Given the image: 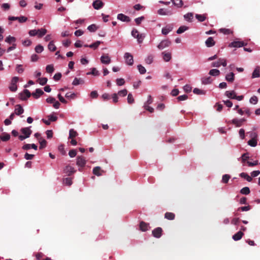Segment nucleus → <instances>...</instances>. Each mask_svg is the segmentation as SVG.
Returning a JSON list of instances; mask_svg holds the SVG:
<instances>
[{"instance_id":"ddd939ff","label":"nucleus","mask_w":260,"mask_h":260,"mask_svg":"<svg viewBox=\"0 0 260 260\" xmlns=\"http://www.w3.org/2000/svg\"><path fill=\"white\" fill-rule=\"evenodd\" d=\"M44 93V91L40 88L36 90L35 92H32L31 95L36 99H38L41 95Z\"/></svg>"},{"instance_id":"338daca9","label":"nucleus","mask_w":260,"mask_h":260,"mask_svg":"<svg viewBox=\"0 0 260 260\" xmlns=\"http://www.w3.org/2000/svg\"><path fill=\"white\" fill-rule=\"evenodd\" d=\"M69 155L71 157H74L77 155V152L76 150L72 149L70 150L69 152Z\"/></svg>"},{"instance_id":"412c9836","label":"nucleus","mask_w":260,"mask_h":260,"mask_svg":"<svg viewBox=\"0 0 260 260\" xmlns=\"http://www.w3.org/2000/svg\"><path fill=\"white\" fill-rule=\"evenodd\" d=\"M225 80L229 82L232 83L235 80V74L233 72L228 74L225 76Z\"/></svg>"},{"instance_id":"7ed1b4c3","label":"nucleus","mask_w":260,"mask_h":260,"mask_svg":"<svg viewBox=\"0 0 260 260\" xmlns=\"http://www.w3.org/2000/svg\"><path fill=\"white\" fill-rule=\"evenodd\" d=\"M31 95V94L28 90L24 89L22 92L19 93V98L22 101H25L29 98Z\"/></svg>"},{"instance_id":"72a5a7b5","label":"nucleus","mask_w":260,"mask_h":260,"mask_svg":"<svg viewBox=\"0 0 260 260\" xmlns=\"http://www.w3.org/2000/svg\"><path fill=\"white\" fill-rule=\"evenodd\" d=\"M196 18L199 20V21L203 22L206 19V15L196 14Z\"/></svg>"},{"instance_id":"0e129e2a","label":"nucleus","mask_w":260,"mask_h":260,"mask_svg":"<svg viewBox=\"0 0 260 260\" xmlns=\"http://www.w3.org/2000/svg\"><path fill=\"white\" fill-rule=\"evenodd\" d=\"M48 118L49 120L50 121H55L57 119V117L53 115V114H50L48 115Z\"/></svg>"},{"instance_id":"c9c22d12","label":"nucleus","mask_w":260,"mask_h":260,"mask_svg":"<svg viewBox=\"0 0 260 260\" xmlns=\"http://www.w3.org/2000/svg\"><path fill=\"white\" fill-rule=\"evenodd\" d=\"M220 72L219 70L212 69L209 71V75L213 76H217L219 75Z\"/></svg>"},{"instance_id":"e433bc0d","label":"nucleus","mask_w":260,"mask_h":260,"mask_svg":"<svg viewBox=\"0 0 260 260\" xmlns=\"http://www.w3.org/2000/svg\"><path fill=\"white\" fill-rule=\"evenodd\" d=\"M47 32V30L45 28H41L38 29V34L39 38H41L44 36Z\"/></svg>"},{"instance_id":"c85d7f7f","label":"nucleus","mask_w":260,"mask_h":260,"mask_svg":"<svg viewBox=\"0 0 260 260\" xmlns=\"http://www.w3.org/2000/svg\"><path fill=\"white\" fill-rule=\"evenodd\" d=\"M175 217V214L172 212H166L165 214V218L168 219V220H173L174 219Z\"/></svg>"},{"instance_id":"a878e982","label":"nucleus","mask_w":260,"mask_h":260,"mask_svg":"<svg viewBox=\"0 0 260 260\" xmlns=\"http://www.w3.org/2000/svg\"><path fill=\"white\" fill-rule=\"evenodd\" d=\"M16 41V39L14 37H12L11 36H9L5 39V42L10 44L15 43Z\"/></svg>"},{"instance_id":"aec40b11","label":"nucleus","mask_w":260,"mask_h":260,"mask_svg":"<svg viewBox=\"0 0 260 260\" xmlns=\"http://www.w3.org/2000/svg\"><path fill=\"white\" fill-rule=\"evenodd\" d=\"M101 60L104 64H109L111 62L110 58L108 55H102L101 57Z\"/></svg>"},{"instance_id":"9d476101","label":"nucleus","mask_w":260,"mask_h":260,"mask_svg":"<svg viewBox=\"0 0 260 260\" xmlns=\"http://www.w3.org/2000/svg\"><path fill=\"white\" fill-rule=\"evenodd\" d=\"M63 172L64 173L67 174L68 176H70L76 172V170L71 166L68 165L64 169Z\"/></svg>"},{"instance_id":"c756f323","label":"nucleus","mask_w":260,"mask_h":260,"mask_svg":"<svg viewBox=\"0 0 260 260\" xmlns=\"http://www.w3.org/2000/svg\"><path fill=\"white\" fill-rule=\"evenodd\" d=\"M212 79L210 77H206L202 79V82L204 84H210L212 82Z\"/></svg>"},{"instance_id":"4c0bfd02","label":"nucleus","mask_w":260,"mask_h":260,"mask_svg":"<svg viewBox=\"0 0 260 260\" xmlns=\"http://www.w3.org/2000/svg\"><path fill=\"white\" fill-rule=\"evenodd\" d=\"M48 49L52 51H55L56 49V47L55 46L53 41H50L48 45Z\"/></svg>"},{"instance_id":"2f4dec72","label":"nucleus","mask_w":260,"mask_h":260,"mask_svg":"<svg viewBox=\"0 0 260 260\" xmlns=\"http://www.w3.org/2000/svg\"><path fill=\"white\" fill-rule=\"evenodd\" d=\"M39 143L40 144V149H43L46 147L47 141L43 138H40L39 140Z\"/></svg>"},{"instance_id":"b1692460","label":"nucleus","mask_w":260,"mask_h":260,"mask_svg":"<svg viewBox=\"0 0 260 260\" xmlns=\"http://www.w3.org/2000/svg\"><path fill=\"white\" fill-rule=\"evenodd\" d=\"M101 43L102 42L101 41H97L95 42H94V43H93L92 44H90L89 45H85L84 47H89V48L95 49H96L99 47V46L101 44Z\"/></svg>"},{"instance_id":"49530a36","label":"nucleus","mask_w":260,"mask_h":260,"mask_svg":"<svg viewBox=\"0 0 260 260\" xmlns=\"http://www.w3.org/2000/svg\"><path fill=\"white\" fill-rule=\"evenodd\" d=\"M46 70L47 73H52L54 71L53 66L52 64L47 65L46 68Z\"/></svg>"},{"instance_id":"de8ad7c7","label":"nucleus","mask_w":260,"mask_h":260,"mask_svg":"<svg viewBox=\"0 0 260 260\" xmlns=\"http://www.w3.org/2000/svg\"><path fill=\"white\" fill-rule=\"evenodd\" d=\"M230 178L231 176L228 174L223 175L222 178V182L224 183H227Z\"/></svg>"},{"instance_id":"c03bdc74","label":"nucleus","mask_w":260,"mask_h":260,"mask_svg":"<svg viewBox=\"0 0 260 260\" xmlns=\"http://www.w3.org/2000/svg\"><path fill=\"white\" fill-rule=\"evenodd\" d=\"M83 83V81L81 80L80 78L78 79L77 78H75L73 81L72 84L73 85H78L80 84H82Z\"/></svg>"},{"instance_id":"dca6fc26","label":"nucleus","mask_w":260,"mask_h":260,"mask_svg":"<svg viewBox=\"0 0 260 260\" xmlns=\"http://www.w3.org/2000/svg\"><path fill=\"white\" fill-rule=\"evenodd\" d=\"M24 112V109L20 105H16L15 109V114L20 115Z\"/></svg>"},{"instance_id":"423d86ee","label":"nucleus","mask_w":260,"mask_h":260,"mask_svg":"<svg viewBox=\"0 0 260 260\" xmlns=\"http://www.w3.org/2000/svg\"><path fill=\"white\" fill-rule=\"evenodd\" d=\"M162 230L160 227L154 229L152 232L153 236L156 238H159L162 235Z\"/></svg>"},{"instance_id":"ea45409f","label":"nucleus","mask_w":260,"mask_h":260,"mask_svg":"<svg viewBox=\"0 0 260 260\" xmlns=\"http://www.w3.org/2000/svg\"><path fill=\"white\" fill-rule=\"evenodd\" d=\"M193 92L196 94H205L206 92L204 90H201L198 88H195L193 90Z\"/></svg>"},{"instance_id":"a18cd8bd","label":"nucleus","mask_w":260,"mask_h":260,"mask_svg":"<svg viewBox=\"0 0 260 260\" xmlns=\"http://www.w3.org/2000/svg\"><path fill=\"white\" fill-rule=\"evenodd\" d=\"M38 81L39 84H40L42 85H44L47 83L48 79L46 77L39 78L38 79Z\"/></svg>"},{"instance_id":"58836bf2","label":"nucleus","mask_w":260,"mask_h":260,"mask_svg":"<svg viewBox=\"0 0 260 260\" xmlns=\"http://www.w3.org/2000/svg\"><path fill=\"white\" fill-rule=\"evenodd\" d=\"M232 123L236 125L237 127H240L242 126V123L239 119L234 118L232 120Z\"/></svg>"},{"instance_id":"bf43d9fd","label":"nucleus","mask_w":260,"mask_h":260,"mask_svg":"<svg viewBox=\"0 0 260 260\" xmlns=\"http://www.w3.org/2000/svg\"><path fill=\"white\" fill-rule=\"evenodd\" d=\"M116 83L118 86H121L125 83V81L123 78H118L116 80Z\"/></svg>"},{"instance_id":"9b49d317","label":"nucleus","mask_w":260,"mask_h":260,"mask_svg":"<svg viewBox=\"0 0 260 260\" xmlns=\"http://www.w3.org/2000/svg\"><path fill=\"white\" fill-rule=\"evenodd\" d=\"M20 131L24 135V136L26 137L27 138H29L32 133V131L30 129V127L22 128Z\"/></svg>"},{"instance_id":"8fccbe9b","label":"nucleus","mask_w":260,"mask_h":260,"mask_svg":"<svg viewBox=\"0 0 260 260\" xmlns=\"http://www.w3.org/2000/svg\"><path fill=\"white\" fill-rule=\"evenodd\" d=\"M44 50V47L41 45H37L35 48V51L38 53H41Z\"/></svg>"},{"instance_id":"5701e85b","label":"nucleus","mask_w":260,"mask_h":260,"mask_svg":"<svg viewBox=\"0 0 260 260\" xmlns=\"http://www.w3.org/2000/svg\"><path fill=\"white\" fill-rule=\"evenodd\" d=\"M173 30V26L171 25L167 26L165 27L162 28L161 32L163 35H166L169 32Z\"/></svg>"},{"instance_id":"052dcab7","label":"nucleus","mask_w":260,"mask_h":260,"mask_svg":"<svg viewBox=\"0 0 260 260\" xmlns=\"http://www.w3.org/2000/svg\"><path fill=\"white\" fill-rule=\"evenodd\" d=\"M220 31L224 34L229 35L230 34L232 31L230 29L227 28H221L220 29Z\"/></svg>"},{"instance_id":"603ef678","label":"nucleus","mask_w":260,"mask_h":260,"mask_svg":"<svg viewBox=\"0 0 260 260\" xmlns=\"http://www.w3.org/2000/svg\"><path fill=\"white\" fill-rule=\"evenodd\" d=\"M249 102L251 104L255 105L257 104L258 102V98L257 96L253 95L250 99Z\"/></svg>"},{"instance_id":"39448f33","label":"nucleus","mask_w":260,"mask_h":260,"mask_svg":"<svg viewBox=\"0 0 260 260\" xmlns=\"http://www.w3.org/2000/svg\"><path fill=\"white\" fill-rule=\"evenodd\" d=\"M171 44V42L169 40H165L162 41L157 46V48L162 50L166 47H169Z\"/></svg>"},{"instance_id":"6ab92c4d","label":"nucleus","mask_w":260,"mask_h":260,"mask_svg":"<svg viewBox=\"0 0 260 260\" xmlns=\"http://www.w3.org/2000/svg\"><path fill=\"white\" fill-rule=\"evenodd\" d=\"M205 44L208 47H211L215 44V42L214 41L212 37H209L206 41Z\"/></svg>"},{"instance_id":"864d4df0","label":"nucleus","mask_w":260,"mask_h":260,"mask_svg":"<svg viewBox=\"0 0 260 260\" xmlns=\"http://www.w3.org/2000/svg\"><path fill=\"white\" fill-rule=\"evenodd\" d=\"M63 183L67 185L70 186L72 184V179L70 178H66L63 179Z\"/></svg>"},{"instance_id":"f704fd0d","label":"nucleus","mask_w":260,"mask_h":260,"mask_svg":"<svg viewBox=\"0 0 260 260\" xmlns=\"http://www.w3.org/2000/svg\"><path fill=\"white\" fill-rule=\"evenodd\" d=\"M158 13L161 15H171L172 13L171 11H166L164 9H160L158 10Z\"/></svg>"},{"instance_id":"6e6d98bb","label":"nucleus","mask_w":260,"mask_h":260,"mask_svg":"<svg viewBox=\"0 0 260 260\" xmlns=\"http://www.w3.org/2000/svg\"><path fill=\"white\" fill-rule=\"evenodd\" d=\"M184 17L187 20H191L193 18V14L191 13H188L184 15Z\"/></svg>"},{"instance_id":"7c9ffc66","label":"nucleus","mask_w":260,"mask_h":260,"mask_svg":"<svg viewBox=\"0 0 260 260\" xmlns=\"http://www.w3.org/2000/svg\"><path fill=\"white\" fill-rule=\"evenodd\" d=\"M78 133L74 129H71L69 131V139H74L77 136Z\"/></svg>"},{"instance_id":"09e8293b","label":"nucleus","mask_w":260,"mask_h":260,"mask_svg":"<svg viewBox=\"0 0 260 260\" xmlns=\"http://www.w3.org/2000/svg\"><path fill=\"white\" fill-rule=\"evenodd\" d=\"M248 144L252 147H255L257 145V139H251L248 141Z\"/></svg>"},{"instance_id":"f3484780","label":"nucleus","mask_w":260,"mask_h":260,"mask_svg":"<svg viewBox=\"0 0 260 260\" xmlns=\"http://www.w3.org/2000/svg\"><path fill=\"white\" fill-rule=\"evenodd\" d=\"M162 57H163V59L166 61V62H168V61H169L171 58H172V56H171V53H170V52H162Z\"/></svg>"},{"instance_id":"393cba45","label":"nucleus","mask_w":260,"mask_h":260,"mask_svg":"<svg viewBox=\"0 0 260 260\" xmlns=\"http://www.w3.org/2000/svg\"><path fill=\"white\" fill-rule=\"evenodd\" d=\"M260 68L259 67H257L253 71L252 74V78H258L260 76Z\"/></svg>"},{"instance_id":"20e7f679","label":"nucleus","mask_w":260,"mask_h":260,"mask_svg":"<svg viewBox=\"0 0 260 260\" xmlns=\"http://www.w3.org/2000/svg\"><path fill=\"white\" fill-rule=\"evenodd\" d=\"M126 63L132 66L134 63L133 56L129 53H125L124 56Z\"/></svg>"},{"instance_id":"1a4fd4ad","label":"nucleus","mask_w":260,"mask_h":260,"mask_svg":"<svg viewBox=\"0 0 260 260\" xmlns=\"http://www.w3.org/2000/svg\"><path fill=\"white\" fill-rule=\"evenodd\" d=\"M8 19L10 21H15L18 20L20 23H23L25 22L27 18L25 16H21V17H14V16H9Z\"/></svg>"},{"instance_id":"4be33fe9","label":"nucleus","mask_w":260,"mask_h":260,"mask_svg":"<svg viewBox=\"0 0 260 260\" xmlns=\"http://www.w3.org/2000/svg\"><path fill=\"white\" fill-rule=\"evenodd\" d=\"M244 234L241 231H239L238 232H237L236 234H235V235H234L233 236V239L235 240V241H238V240H240L242 237H243Z\"/></svg>"},{"instance_id":"cd10ccee","label":"nucleus","mask_w":260,"mask_h":260,"mask_svg":"<svg viewBox=\"0 0 260 260\" xmlns=\"http://www.w3.org/2000/svg\"><path fill=\"white\" fill-rule=\"evenodd\" d=\"M225 95L231 99H235V95H236V93L234 90L232 91H226L225 93Z\"/></svg>"},{"instance_id":"79ce46f5","label":"nucleus","mask_w":260,"mask_h":260,"mask_svg":"<svg viewBox=\"0 0 260 260\" xmlns=\"http://www.w3.org/2000/svg\"><path fill=\"white\" fill-rule=\"evenodd\" d=\"M188 28V27L186 26H184V25L181 26L177 30V33L178 34H182V33L184 32L185 31H186V30H187Z\"/></svg>"},{"instance_id":"e2e57ef3","label":"nucleus","mask_w":260,"mask_h":260,"mask_svg":"<svg viewBox=\"0 0 260 260\" xmlns=\"http://www.w3.org/2000/svg\"><path fill=\"white\" fill-rule=\"evenodd\" d=\"M102 98L104 101H108L111 99V96L107 93H105L102 95Z\"/></svg>"},{"instance_id":"3c124183","label":"nucleus","mask_w":260,"mask_h":260,"mask_svg":"<svg viewBox=\"0 0 260 260\" xmlns=\"http://www.w3.org/2000/svg\"><path fill=\"white\" fill-rule=\"evenodd\" d=\"M138 69L141 74H144L146 73V70L145 68L141 64L138 66Z\"/></svg>"},{"instance_id":"bb28decb","label":"nucleus","mask_w":260,"mask_h":260,"mask_svg":"<svg viewBox=\"0 0 260 260\" xmlns=\"http://www.w3.org/2000/svg\"><path fill=\"white\" fill-rule=\"evenodd\" d=\"M240 176L243 178L245 179L248 182H251L252 180V177L249 176L246 173L243 172L240 173Z\"/></svg>"},{"instance_id":"473e14b6","label":"nucleus","mask_w":260,"mask_h":260,"mask_svg":"<svg viewBox=\"0 0 260 260\" xmlns=\"http://www.w3.org/2000/svg\"><path fill=\"white\" fill-rule=\"evenodd\" d=\"M171 1L172 2L175 6L178 8H181L183 4L182 0H171Z\"/></svg>"},{"instance_id":"a211bd4d","label":"nucleus","mask_w":260,"mask_h":260,"mask_svg":"<svg viewBox=\"0 0 260 260\" xmlns=\"http://www.w3.org/2000/svg\"><path fill=\"white\" fill-rule=\"evenodd\" d=\"M149 224L145 222L144 221H141L140 223V229L142 232L147 231L148 229Z\"/></svg>"},{"instance_id":"f8f14e48","label":"nucleus","mask_w":260,"mask_h":260,"mask_svg":"<svg viewBox=\"0 0 260 260\" xmlns=\"http://www.w3.org/2000/svg\"><path fill=\"white\" fill-rule=\"evenodd\" d=\"M92 172L94 175L100 176L102 175V173L104 172V171L102 170L100 167H95L93 168Z\"/></svg>"},{"instance_id":"69168bd1","label":"nucleus","mask_w":260,"mask_h":260,"mask_svg":"<svg viewBox=\"0 0 260 260\" xmlns=\"http://www.w3.org/2000/svg\"><path fill=\"white\" fill-rule=\"evenodd\" d=\"M66 98L73 99L76 96V94L74 93L68 92L65 95Z\"/></svg>"},{"instance_id":"6e6552de","label":"nucleus","mask_w":260,"mask_h":260,"mask_svg":"<svg viewBox=\"0 0 260 260\" xmlns=\"http://www.w3.org/2000/svg\"><path fill=\"white\" fill-rule=\"evenodd\" d=\"M246 43H245L243 41H235L232 43H231L229 45V46L231 47H241L244 46L246 45Z\"/></svg>"},{"instance_id":"13d9d810","label":"nucleus","mask_w":260,"mask_h":260,"mask_svg":"<svg viewBox=\"0 0 260 260\" xmlns=\"http://www.w3.org/2000/svg\"><path fill=\"white\" fill-rule=\"evenodd\" d=\"M127 93L126 89H123L118 91L117 94L121 96H125Z\"/></svg>"},{"instance_id":"0eeeda50","label":"nucleus","mask_w":260,"mask_h":260,"mask_svg":"<svg viewBox=\"0 0 260 260\" xmlns=\"http://www.w3.org/2000/svg\"><path fill=\"white\" fill-rule=\"evenodd\" d=\"M132 35L135 38L137 39L139 43H141L143 41V38L141 34H139V31L137 29H133L132 31Z\"/></svg>"},{"instance_id":"f03ea898","label":"nucleus","mask_w":260,"mask_h":260,"mask_svg":"<svg viewBox=\"0 0 260 260\" xmlns=\"http://www.w3.org/2000/svg\"><path fill=\"white\" fill-rule=\"evenodd\" d=\"M18 80L19 78L17 77H14L12 79L10 85L9 86V89L11 91L14 92L17 90V86L16 83L18 82Z\"/></svg>"},{"instance_id":"2eb2a0df","label":"nucleus","mask_w":260,"mask_h":260,"mask_svg":"<svg viewBox=\"0 0 260 260\" xmlns=\"http://www.w3.org/2000/svg\"><path fill=\"white\" fill-rule=\"evenodd\" d=\"M117 19L123 22H129L131 20L129 17L122 13L118 14Z\"/></svg>"},{"instance_id":"f257e3e1","label":"nucleus","mask_w":260,"mask_h":260,"mask_svg":"<svg viewBox=\"0 0 260 260\" xmlns=\"http://www.w3.org/2000/svg\"><path fill=\"white\" fill-rule=\"evenodd\" d=\"M86 164V160L83 156H78L77 157L76 165L79 167V171L82 172L83 168Z\"/></svg>"},{"instance_id":"4d7b16f0","label":"nucleus","mask_w":260,"mask_h":260,"mask_svg":"<svg viewBox=\"0 0 260 260\" xmlns=\"http://www.w3.org/2000/svg\"><path fill=\"white\" fill-rule=\"evenodd\" d=\"M153 57L152 55H150L145 59V62L147 64H150L152 62Z\"/></svg>"},{"instance_id":"4468645a","label":"nucleus","mask_w":260,"mask_h":260,"mask_svg":"<svg viewBox=\"0 0 260 260\" xmlns=\"http://www.w3.org/2000/svg\"><path fill=\"white\" fill-rule=\"evenodd\" d=\"M92 6L96 10H99L102 8L104 6V3L100 1H95L93 2Z\"/></svg>"},{"instance_id":"37998d69","label":"nucleus","mask_w":260,"mask_h":260,"mask_svg":"<svg viewBox=\"0 0 260 260\" xmlns=\"http://www.w3.org/2000/svg\"><path fill=\"white\" fill-rule=\"evenodd\" d=\"M98 27L94 24H92L88 26L87 29L90 32H94L98 29Z\"/></svg>"},{"instance_id":"774afa93","label":"nucleus","mask_w":260,"mask_h":260,"mask_svg":"<svg viewBox=\"0 0 260 260\" xmlns=\"http://www.w3.org/2000/svg\"><path fill=\"white\" fill-rule=\"evenodd\" d=\"M183 89L184 90L187 92V93H188V92H190L191 91V87L189 85H185L184 87H183Z\"/></svg>"},{"instance_id":"a19ab883","label":"nucleus","mask_w":260,"mask_h":260,"mask_svg":"<svg viewBox=\"0 0 260 260\" xmlns=\"http://www.w3.org/2000/svg\"><path fill=\"white\" fill-rule=\"evenodd\" d=\"M250 189L248 187H244L240 190V193L243 194H248L250 193Z\"/></svg>"},{"instance_id":"680f3d73","label":"nucleus","mask_w":260,"mask_h":260,"mask_svg":"<svg viewBox=\"0 0 260 260\" xmlns=\"http://www.w3.org/2000/svg\"><path fill=\"white\" fill-rule=\"evenodd\" d=\"M144 107L145 110L148 111L150 113H152L154 111V109L151 107H150L147 104H145Z\"/></svg>"},{"instance_id":"5fc2aeb1","label":"nucleus","mask_w":260,"mask_h":260,"mask_svg":"<svg viewBox=\"0 0 260 260\" xmlns=\"http://www.w3.org/2000/svg\"><path fill=\"white\" fill-rule=\"evenodd\" d=\"M127 102L129 104L134 103V99L131 93H129L127 96Z\"/></svg>"}]
</instances>
